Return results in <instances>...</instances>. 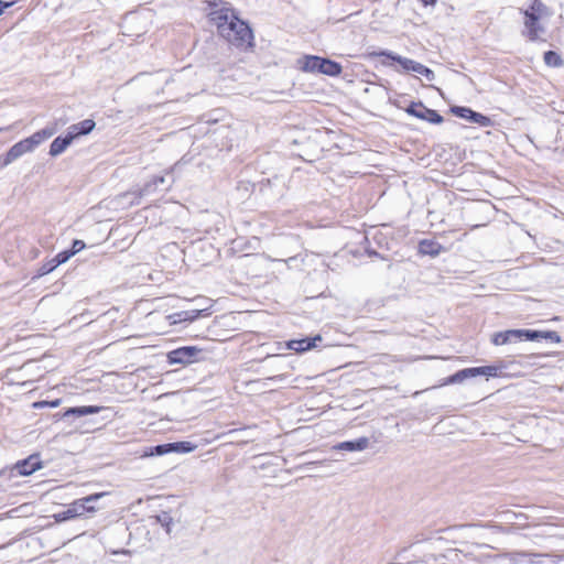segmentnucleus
<instances>
[{"instance_id": "obj_25", "label": "nucleus", "mask_w": 564, "mask_h": 564, "mask_svg": "<svg viewBox=\"0 0 564 564\" xmlns=\"http://www.w3.org/2000/svg\"><path fill=\"white\" fill-rule=\"evenodd\" d=\"M74 256V252L63 251L59 252L55 258L52 259L56 268L63 263H65L68 259Z\"/></svg>"}, {"instance_id": "obj_18", "label": "nucleus", "mask_w": 564, "mask_h": 564, "mask_svg": "<svg viewBox=\"0 0 564 564\" xmlns=\"http://www.w3.org/2000/svg\"><path fill=\"white\" fill-rule=\"evenodd\" d=\"M172 452H173L172 443L162 444V445H158L155 447H151L149 451L143 453L142 457H149V456H153V455L161 456V455H165V454H169Z\"/></svg>"}, {"instance_id": "obj_16", "label": "nucleus", "mask_w": 564, "mask_h": 564, "mask_svg": "<svg viewBox=\"0 0 564 564\" xmlns=\"http://www.w3.org/2000/svg\"><path fill=\"white\" fill-rule=\"evenodd\" d=\"M517 329L495 333L491 337V343L496 346L506 345L511 339L517 338Z\"/></svg>"}, {"instance_id": "obj_27", "label": "nucleus", "mask_w": 564, "mask_h": 564, "mask_svg": "<svg viewBox=\"0 0 564 564\" xmlns=\"http://www.w3.org/2000/svg\"><path fill=\"white\" fill-rule=\"evenodd\" d=\"M502 367H497V366H484V367H481V376H485L487 378L497 377L498 371Z\"/></svg>"}, {"instance_id": "obj_3", "label": "nucleus", "mask_w": 564, "mask_h": 564, "mask_svg": "<svg viewBox=\"0 0 564 564\" xmlns=\"http://www.w3.org/2000/svg\"><path fill=\"white\" fill-rule=\"evenodd\" d=\"M524 14V34L531 41H535L544 33L545 28L542 20L550 15L547 7L540 0L533 2L523 11Z\"/></svg>"}, {"instance_id": "obj_2", "label": "nucleus", "mask_w": 564, "mask_h": 564, "mask_svg": "<svg viewBox=\"0 0 564 564\" xmlns=\"http://www.w3.org/2000/svg\"><path fill=\"white\" fill-rule=\"evenodd\" d=\"M54 129L45 128L34 132L32 135L14 143L2 156L1 164L8 166L24 154L32 153L45 140L53 137Z\"/></svg>"}, {"instance_id": "obj_23", "label": "nucleus", "mask_w": 564, "mask_h": 564, "mask_svg": "<svg viewBox=\"0 0 564 564\" xmlns=\"http://www.w3.org/2000/svg\"><path fill=\"white\" fill-rule=\"evenodd\" d=\"M466 379H468L467 373H466V370L463 369V370L457 371L453 376L448 377L447 379H445V381L441 386L459 383Z\"/></svg>"}, {"instance_id": "obj_14", "label": "nucleus", "mask_w": 564, "mask_h": 564, "mask_svg": "<svg viewBox=\"0 0 564 564\" xmlns=\"http://www.w3.org/2000/svg\"><path fill=\"white\" fill-rule=\"evenodd\" d=\"M368 445H369V440L367 437H361L356 441L339 443L334 448L338 449V451L357 452V451L366 449L368 447Z\"/></svg>"}, {"instance_id": "obj_24", "label": "nucleus", "mask_w": 564, "mask_h": 564, "mask_svg": "<svg viewBox=\"0 0 564 564\" xmlns=\"http://www.w3.org/2000/svg\"><path fill=\"white\" fill-rule=\"evenodd\" d=\"M544 62L546 65L553 67L562 65V59L560 55L552 51H549L544 54Z\"/></svg>"}, {"instance_id": "obj_12", "label": "nucleus", "mask_w": 564, "mask_h": 564, "mask_svg": "<svg viewBox=\"0 0 564 564\" xmlns=\"http://www.w3.org/2000/svg\"><path fill=\"white\" fill-rule=\"evenodd\" d=\"M322 337L319 335L313 338H304L297 340H290L286 343V347L296 352H303L310 350L311 348L316 346V341H321Z\"/></svg>"}, {"instance_id": "obj_11", "label": "nucleus", "mask_w": 564, "mask_h": 564, "mask_svg": "<svg viewBox=\"0 0 564 564\" xmlns=\"http://www.w3.org/2000/svg\"><path fill=\"white\" fill-rule=\"evenodd\" d=\"M95 121L91 119H85L76 124H73L68 128L67 134L72 140H75L76 138L80 135L88 134L91 132L95 128Z\"/></svg>"}, {"instance_id": "obj_4", "label": "nucleus", "mask_w": 564, "mask_h": 564, "mask_svg": "<svg viewBox=\"0 0 564 564\" xmlns=\"http://www.w3.org/2000/svg\"><path fill=\"white\" fill-rule=\"evenodd\" d=\"M296 68L304 73L339 76L343 67L337 62L316 55H303L296 61Z\"/></svg>"}, {"instance_id": "obj_35", "label": "nucleus", "mask_w": 564, "mask_h": 564, "mask_svg": "<svg viewBox=\"0 0 564 564\" xmlns=\"http://www.w3.org/2000/svg\"><path fill=\"white\" fill-rule=\"evenodd\" d=\"M382 65L389 66V67L392 66V64L390 62H388V61H382Z\"/></svg>"}, {"instance_id": "obj_10", "label": "nucleus", "mask_w": 564, "mask_h": 564, "mask_svg": "<svg viewBox=\"0 0 564 564\" xmlns=\"http://www.w3.org/2000/svg\"><path fill=\"white\" fill-rule=\"evenodd\" d=\"M369 56L370 57L383 56L388 59L397 62L404 72H412V68H413V65L415 62L413 59L397 55V54H394L392 52H388V51L372 52V53H369Z\"/></svg>"}, {"instance_id": "obj_19", "label": "nucleus", "mask_w": 564, "mask_h": 564, "mask_svg": "<svg viewBox=\"0 0 564 564\" xmlns=\"http://www.w3.org/2000/svg\"><path fill=\"white\" fill-rule=\"evenodd\" d=\"M412 72L423 75L429 82H432L435 78L434 72L419 62H414Z\"/></svg>"}, {"instance_id": "obj_31", "label": "nucleus", "mask_w": 564, "mask_h": 564, "mask_svg": "<svg viewBox=\"0 0 564 564\" xmlns=\"http://www.w3.org/2000/svg\"><path fill=\"white\" fill-rule=\"evenodd\" d=\"M13 2H4L0 0V15L4 12V10L11 7Z\"/></svg>"}, {"instance_id": "obj_22", "label": "nucleus", "mask_w": 564, "mask_h": 564, "mask_svg": "<svg viewBox=\"0 0 564 564\" xmlns=\"http://www.w3.org/2000/svg\"><path fill=\"white\" fill-rule=\"evenodd\" d=\"M173 452L176 453H191L194 452L197 446L189 443V442H178V443H172Z\"/></svg>"}, {"instance_id": "obj_15", "label": "nucleus", "mask_w": 564, "mask_h": 564, "mask_svg": "<svg viewBox=\"0 0 564 564\" xmlns=\"http://www.w3.org/2000/svg\"><path fill=\"white\" fill-rule=\"evenodd\" d=\"M72 142H73V140L69 138L68 134H66V137H64V138L57 137L51 143L50 154L52 156H57V155L62 154Z\"/></svg>"}, {"instance_id": "obj_7", "label": "nucleus", "mask_w": 564, "mask_h": 564, "mask_svg": "<svg viewBox=\"0 0 564 564\" xmlns=\"http://www.w3.org/2000/svg\"><path fill=\"white\" fill-rule=\"evenodd\" d=\"M406 112L425 121L432 122V123H442L443 118L440 116L435 110L427 109L421 104H414L411 105Z\"/></svg>"}, {"instance_id": "obj_21", "label": "nucleus", "mask_w": 564, "mask_h": 564, "mask_svg": "<svg viewBox=\"0 0 564 564\" xmlns=\"http://www.w3.org/2000/svg\"><path fill=\"white\" fill-rule=\"evenodd\" d=\"M517 339L525 338L528 340H539L542 337L541 330L517 329Z\"/></svg>"}, {"instance_id": "obj_32", "label": "nucleus", "mask_w": 564, "mask_h": 564, "mask_svg": "<svg viewBox=\"0 0 564 564\" xmlns=\"http://www.w3.org/2000/svg\"><path fill=\"white\" fill-rule=\"evenodd\" d=\"M424 6H434L436 0H420Z\"/></svg>"}, {"instance_id": "obj_5", "label": "nucleus", "mask_w": 564, "mask_h": 564, "mask_svg": "<svg viewBox=\"0 0 564 564\" xmlns=\"http://www.w3.org/2000/svg\"><path fill=\"white\" fill-rule=\"evenodd\" d=\"M105 495V492L93 494L73 501L68 505L65 511L54 514L55 521L63 522L77 517H83L86 513H95L98 509L93 505V502L97 501Z\"/></svg>"}, {"instance_id": "obj_28", "label": "nucleus", "mask_w": 564, "mask_h": 564, "mask_svg": "<svg viewBox=\"0 0 564 564\" xmlns=\"http://www.w3.org/2000/svg\"><path fill=\"white\" fill-rule=\"evenodd\" d=\"M541 339H547V340H551V341L556 343V344L561 343L560 335L556 332H553V330L542 332Z\"/></svg>"}, {"instance_id": "obj_8", "label": "nucleus", "mask_w": 564, "mask_h": 564, "mask_svg": "<svg viewBox=\"0 0 564 564\" xmlns=\"http://www.w3.org/2000/svg\"><path fill=\"white\" fill-rule=\"evenodd\" d=\"M42 467L39 456L32 455L24 460L18 462L12 467V473L19 476H29Z\"/></svg>"}, {"instance_id": "obj_34", "label": "nucleus", "mask_w": 564, "mask_h": 564, "mask_svg": "<svg viewBox=\"0 0 564 564\" xmlns=\"http://www.w3.org/2000/svg\"><path fill=\"white\" fill-rule=\"evenodd\" d=\"M159 183H164V178L163 177H158L154 180V184H159Z\"/></svg>"}, {"instance_id": "obj_17", "label": "nucleus", "mask_w": 564, "mask_h": 564, "mask_svg": "<svg viewBox=\"0 0 564 564\" xmlns=\"http://www.w3.org/2000/svg\"><path fill=\"white\" fill-rule=\"evenodd\" d=\"M99 410L100 409L98 406H93V405L79 406V408H70V409H68L65 412L64 416H68V415H72V414H76L78 416H84V415H89V414L98 413Z\"/></svg>"}, {"instance_id": "obj_6", "label": "nucleus", "mask_w": 564, "mask_h": 564, "mask_svg": "<svg viewBox=\"0 0 564 564\" xmlns=\"http://www.w3.org/2000/svg\"><path fill=\"white\" fill-rule=\"evenodd\" d=\"M200 349L196 346H185L174 349L167 354L170 364L187 365L197 359Z\"/></svg>"}, {"instance_id": "obj_29", "label": "nucleus", "mask_w": 564, "mask_h": 564, "mask_svg": "<svg viewBox=\"0 0 564 564\" xmlns=\"http://www.w3.org/2000/svg\"><path fill=\"white\" fill-rule=\"evenodd\" d=\"M85 246L86 245L83 240H74L69 252H74V256H75L77 252L82 251L85 248Z\"/></svg>"}, {"instance_id": "obj_20", "label": "nucleus", "mask_w": 564, "mask_h": 564, "mask_svg": "<svg viewBox=\"0 0 564 564\" xmlns=\"http://www.w3.org/2000/svg\"><path fill=\"white\" fill-rule=\"evenodd\" d=\"M420 252L423 254L435 256L440 252V246L433 241L424 240L420 243Z\"/></svg>"}, {"instance_id": "obj_9", "label": "nucleus", "mask_w": 564, "mask_h": 564, "mask_svg": "<svg viewBox=\"0 0 564 564\" xmlns=\"http://www.w3.org/2000/svg\"><path fill=\"white\" fill-rule=\"evenodd\" d=\"M453 113H455L457 117L473 121L475 123H478L481 127H489L491 126V119L479 113L473 111L470 108L466 107H454L452 109Z\"/></svg>"}, {"instance_id": "obj_1", "label": "nucleus", "mask_w": 564, "mask_h": 564, "mask_svg": "<svg viewBox=\"0 0 564 564\" xmlns=\"http://www.w3.org/2000/svg\"><path fill=\"white\" fill-rule=\"evenodd\" d=\"M209 19L218 34L228 43L240 48L252 47L253 33L250 26L239 19L231 8L227 6L215 8L210 11Z\"/></svg>"}, {"instance_id": "obj_30", "label": "nucleus", "mask_w": 564, "mask_h": 564, "mask_svg": "<svg viewBox=\"0 0 564 564\" xmlns=\"http://www.w3.org/2000/svg\"><path fill=\"white\" fill-rule=\"evenodd\" d=\"M467 378L481 376V367L466 368Z\"/></svg>"}, {"instance_id": "obj_33", "label": "nucleus", "mask_w": 564, "mask_h": 564, "mask_svg": "<svg viewBox=\"0 0 564 564\" xmlns=\"http://www.w3.org/2000/svg\"><path fill=\"white\" fill-rule=\"evenodd\" d=\"M50 405H51L52 408H56V406H58V405H59V400L52 401V402L50 403Z\"/></svg>"}, {"instance_id": "obj_13", "label": "nucleus", "mask_w": 564, "mask_h": 564, "mask_svg": "<svg viewBox=\"0 0 564 564\" xmlns=\"http://www.w3.org/2000/svg\"><path fill=\"white\" fill-rule=\"evenodd\" d=\"M207 310L208 308L194 310L191 312H180L176 314L169 315L166 318L169 319L171 325H175L181 322H194Z\"/></svg>"}, {"instance_id": "obj_26", "label": "nucleus", "mask_w": 564, "mask_h": 564, "mask_svg": "<svg viewBox=\"0 0 564 564\" xmlns=\"http://www.w3.org/2000/svg\"><path fill=\"white\" fill-rule=\"evenodd\" d=\"M54 269H56V265L54 264V262L51 260H48L47 262L43 263L39 270H37V276H43L45 274H48L50 272H52Z\"/></svg>"}]
</instances>
